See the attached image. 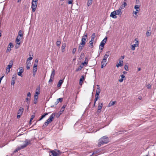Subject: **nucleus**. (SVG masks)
<instances>
[{"label": "nucleus", "instance_id": "obj_37", "mask_svg": "<svg viewBox=\"0 0 156 156\" xmlns=\"http://www.w3.org/2000/svg\"><path fill=\"white\" fill-rule=\"evenodd\" d=\"M13 60H11L9 62V65L10 66H11L12 67V66L13 64Z\"/></svg>", "mask_w": 156, "mask_h": 156}, {"label": "nucleus", "instance_id": "obj_35", "mask_svg": "<svg viewBox=\"0 0 156 156\" xmlns=\"http://www.w3.org/2000/svg\"><path fill=\"white\" fill-rule=\"evenodd\" d=\"M82 68H83V67H82L81 66H80L78 68V69H76V72H77L79 70H80L82 69Z\"/></svg>", "mask_w": 156, "mask_h": 156}, {"label": "nucleus", "instance_id": "obj_52", "mask_svg": "<svg viewBox=\"0 0 156 156\" xmlns=\"http://www.w3.org/2000/svg\"><path fill=\"white\" fill-rule=\"evenodd\" d=\"M69 1L68 2V4H72L73 1V0H68Z\"/></svg>", "mask_w": 156, "mask_h": 156}, {"label": "nucleus", "instance_id": "obj_33", "mask_svg": "<svg viewBox=\"0 0 156 156\" xmlns=\"http://www.w3.org/2000/svg\"><path fill=\"white\" fill-rule=\"evenodd\" d=\"M84 78V77L83 76H81V78L80 79V84L82 83H83V80Z\"/></svg>", "mask_w": 156, "mask_h": 156}, {"label": "nucleus", "instance_id": "obj_51", "mask_svg": "<svg viewBox=\"0 0 156 156\" xmlns=\"http://www.w3.org/2000/svg\"><path fill=\"white\" fill-rule=\"evenodd\" d=\"M76 48H74L73 49L72 51V53L73 55L74 54L75 52H76Z\"/></svg>", "mask_w": 156, "mask_h": 156}, {"label": "nucleus", "instance_id": "obj_7", "mask_svg": "<svg viewBox=\"0 0 156 156\" xmlns=\"http://www.w3.org/2000/svg\"><path fill=\"white\" fill-rule=\"evenodd\" d=\"M121 9L119 8L118 10L114 11L115 13H116V15H118L119 16H121L122 13Z\"/></svg>", "mask_w": 156, "mask_h": 156}, {"label": "nucleus", "instance_id": "obj_28", "mask_svg": "<svg viewBox=\"0 0 156 156\" xmlns=\"http://www.w3.org/2000/svg\"><path fill=\"white\" fill-rule=\"evenodd\" d=\"M116 101H111L108 104V107H110L113 105L115 103H116Z\"/></svg>", "mask_w": 156, "mask_h": 156}, {"label": "nucleus", "instance_id": "obj_27", "mask_svg": "<svg viewBox=\"0 0 156 156\" xmlns=\"http://www.w3.org/2000/svg\"><path fill=\"white\" fill-rule=\"evenodd\" d=\"M18 35L19 36H20V37L22 38L23 37V32L21 30H20L18 32Z\"/></svg>", "mask_w": 156, "mask_h": 156}, {"label": "nucleus", "instance_id": "obj_5", "mask_svg": "<svg viewBox=\"0 0 156 156\" xmlns=\"http://www.w3.org/2000/svg\"><path fill=\"white\" fill-rule=\"evenodd\" d=\"M31 8L32 9V11L33 12H35L37 8V3L32 2Z\"/></svg>", "mask_w": 156, "mask_h": 156}, {"label": "nucleus", "instance_id": "obj_18", "mask_svg": "<svg viewBox=\"0 0 156 156\" xmlns=\"http://www.w3.org/2000/svg\"><path fill=\"white\" fill-rule=\"evenodd\" d=\"M84 45H81V44L79 46L78 51L79 53H80L82 51L84 47Z\"/></svg>", "mask_w": 156, "mask_h": 156}, {"label": "nucleus", "instance_id": "obj_34", "mask_svg": "<svg viewBox=\"0 0 156 156\" xmlns=\"http://www.w3.org/2000/svg\"><path fill=\"white\" fill-rule=\"evenodd\" d=\"M92 4V1H91V0H88V2H87V6H90Z\"/></svg>", "mask_w": 156, "mask_h": 156}, {"label": "nucleus", "instance_id": "obj_1", "mask_svg": "<svg viewBox=\"0 0 156 156\" xmlns=\"http://www.w3.org/2000/svg\"><path fill=\"white\" fill-rule=\"evenodd\" d=\"M109 142L108 137L106 136H104L98 140V146L99 147L104 144H107Z\"/></svg>", "mask_w": 156, "mask_h": 156}, {"label": "nucleus", "instance_id": "obj_10", "mask_svg": "<svg viewBox=\"0 0 156 156\" xmlns=\"http://www.w3.org/2000/svg\"><path fill=\"white\" fill-rule=\"evenodd\" d=\"M116 15V13L114 11L111 13L110 16L113 18L116 19L117 18V16Z\"/></svg>", "mask_w": 156, "mask_h": 156}, {"label": "nucleus", "instance_id": "obj_15", "mask_svg": "<svg viewBox=\"0 0 156 156\" xmlns=\"http://www.w3.org/2000/svg\"><path fill=\"white\" fill-rule=\"evenodd\" d=\"M140 11V10H136L135 11H133V14H134V15H135V16L133 15L134 17L135 18H136L138 16L137 14Z\"/></svg>", "mask_w": 156, "mask_h": 156}, {"label": "nucleus", "instance_id": "obj_16", "mask_svg": "<svg viewBox=\"0 0 156 156\" xmlns=\"http://www.w3.org/2000/svg\"><path fill=\"white\" fill-rule=\"evenodd\" d=\"M132 48L131 49L132 50H134L135 49V48L136 47H138L139 46V44H135L132 45Z\"/></svg>", "mask_w": 156, "mask_h": 156}, {"label": "nucleus", "instance_id": "obj_23", "mask_svg": "<svg viewBox=\"0 0 156 156\" xmlns=\"http://www.w3.org/2000/svg\"><path fill=\"white\" fill-rule=\"evenodd\" d=\"M63 83V80H59V82H58L57 84V86L58 87H60L61 86L62 84Z\"/></svg>", "mask_w": 156, "mask_h": 156}, {"label": "nucleus", "instance_id": "obj_31", "mask_svg": "<svg viewBox=\"0 0 156 156\" xmlns=\"http://www.w3.org/2000/svg\"><path fill=\"white\" fill-rule=\"evenodd\" d=\"M97 86L98 87L97 89L96 92L100 93L101 92V89L99 87V85H97Z\"/></svg>", "mask_w": 156, "mask_h": 156}, {"label": "nucleus", "instance_id": "obj_57", "mask_svg": "<svg viewBox=\"0 0 156 156\" xmlns=\"http://www.w3.org/2000/svg\"><path fill=\"white\" fill-rule=\"evenodd\" d=\"M110 51H108L106 52L105 55H107V56L108 57L110 55Z\"/></svg>", "mask_w": 156, "mask_h": 156}, {"label": "nucleus", "instance_id": "obj_44", "mask_svg": "<svg viewBox=\"0 0 156 156\" xmlns=\"http://www.w3.org/2000/svg\"><path fill=\"white\" fill-rule=\"evenodd\" d=\"M11 47H9V46H8L7 48V50L6 51V52H8L10 51H11Z\"/></svg>", "mask_w": 156, "mask_h": 156}, {"label": "nucleus", "instance_id": "obj_43", "mask_svg": "<svg viewBox=\"0 0 156 156\" xmlns=\"http://www.w3.org/2000/svg\"><path fill=\"white\" fill-rule=\"evenodd\" d=\"M104 46V45H103L100 44L99 46V49L101 50H102L103 49Z\"/></svg>", "mask_w": 156, "mask_h": 156}, {"label": "nucleus", "instance_id": "obj_38", "mask_svg": "<svg viewBox=\"0 0 156 156\" xmlns=\"http://www.w3.org/2000/svg\"><path fill=\"white\" fill-rule=\"evenodd\" d=\"M61 42L60 41H57L56 42V44L58 46H60Z\"/></svg>", "mask_w": 156, "mask_h": 156}, {"label": "nucleus", "instance_id": "obj_49", "mask_svg": "<svg viewBox=\"0 0 156 156\" xmlns=\"http://www.w3.org/2000/svg\"><path fill=\"white\" fill-rule=\"evenodd\" d=\"M37 70V67H34L33 68V72H36Z\"/></svg>", "mask_w": 156, "mask_h": 156}, {"label": "nucleus", "instance_id": "obj_53", "mask_svg": "<svg viewBox=\"0 0 156 156\" xmlns=\"http://www.w3.org/2000/svg\"><path fill=\"white\" fill-rule=\"evenodd\" d=\"M108 57L107 56V55H105L104 56V58H103V59H104L107 60V59Z\"/></svg>", "mask_w": 156, "mask_h": 156}, {"label": "nucleus", "instance_id": "obj_55", "mask_svg": "<svg viewBox=\"0 0 156 156\" xmlns=\"http://www.w3.org/2000/svg\"><path fill=\"white\" fill-rule=\"evenodd\" d=\"M30 98H26V101L27 102V103H29V102H30Z\"/></svg>", "mask_w": 156, "mask_h": 156}, {"label": "nucleus", "instance_id": "obj_3", "mask_svg": "<svg viewBox=\"0 0 156 156\" xmlns=\"http://www.w3.org/2000/svg\"><path fill=\"white\" fill-rule=\"evenodd\" d=\"M87 37V34L85 33L84 35L82 37V38L81 39V42L80 44L81 45H84L85 44V41Z\"/></svg>", "mask_w": 156, "mask_h": 156}, {"label": "nucleus", "instance_id": "obj_29", "mask_svg": "<svg viewBox=\"0 0 156 156\" xmlns=\"http://www.w3.org/2000/svg\"><path fill=\"white\" fill-rule=\"evenodd\" d=\"M140 6L139 5H135L134 7V8L136 9V10H140Z\"/></svg>", "mask_w": 156, "mask_h": 156}, {"label": "nucleus", "instance_id": "obj_56", "mask_svg": "<svg viewBox=\"0 0 156 156\" xmlns=\"http://www.w3.org/2000/svg\"><path fill=\"white\" fill-rule=\"evenodd\" d=\"M38 0H32V2L37 3V1Z\"/></svg>", "mask_w": 156, "mask_h": 156}, {"label": "nucleus", "instance_id": "obj_58", "mask_svg": "<svg viewBox=\"0 0 156 156\" xmlns=\"http://www.w3.org/2000/svg\"><path fill=\"white\" fill-rule=\"evenodd\" d=\"M27 97H28L30 98H31V94L30 92H28L27 94Z\"/></svg>", "mask_w": 156, "mask_h": 156}, {"label": "nucleus", "instance_id": "obj_14", "mask_svg": "<svg viewBox=\"0 0 156 156\" xmlns=\"http://www.w3.org/2000/svg\"><path fill=\"white\" fill-rule=\"evenodd\" d=\"M38 98V96L37 95L35 94L34 96V103L36 104L37 103V99Z\"/></svg>", "mask_w": 156, "mask_h": 156}, {"label": "nucleus", "instance_id": "obj_39", "mask_svg": "<svg viewBox=\"0 0 156 156\" xmlns=\"http://www.w3.org/2000/svg\"><path fill=\"white\" fill-rule=\"evenodd\" d=\"M66 105H63L61 108V110L62 112H63L64 111L65 108L66 107Z\"/></svg>", "mask_w": 156, "mask_h": 156}, {"label": "nucleus", "instance_id": "obj_25", "mask_svg": "<svg viewBox=\"0 0 156 156\" xmlns=\"http://www.w3.org/2000/svg\"><path fill=\"white\" fill-rule=\"evenodd\" d=\"M12 67L10 65H8L6 67V72H7V73H9V72L10 71V69Z\"/></svg>", "mask_w": 156, "mask_h": 156}, {"label": "nucleus", "instance_id": "obj_32", "mask_svg": "<svg viewBox=\"0 0 156 156\" xmlns=\"http://www.w3.org/2000/svg\"><path fill=\"white\" fill-rule=\"evenodd\" d=\"M49 124H48L46 122H45L44 124H43V125L42 127L43 128H45V127H46Z\"/></svg>", "mask_w": 156, "mask_h": 156}, {"label": "nucleus", "instance_id": "obj_47", "mask_svg": "<svg viewBox=\"0 0 156 156\" xmlns=\"http://www.w3.org/2000/svg\"><path fill=\"white\" fill-rule=\"evenodd\" d=\"M84 53H82L80 55V58H79V59L80 60H81V59H82L83 58V57H82V56H84Z\"/></svg>", "mask_w": 156, "mask_h": 156}, {"label": "nucleus", "instance_id": "obj_24", "mask_svg": "<svg viewBox=\"0 0 156 156\" xmlns=\"http://www.w3.org/2000/svg\"><path fill=\"white\" fill-rule=\"evenodd\" d=\"M48 113H45L43 115H42L41 118H40V119L38 120V121H41V120H42V119L44 118L45 116L47 115H48Z\"/></svg>", "mask_w": 156, "mask_h": 156}, {"label": "nucleus", "instance_id": "obj_21", "mask_svg": "<svg viewBox=\"0 0 156 156\" xmlns=\"http://www.w3.org/2000/svg\"><path fill=\"white\" fill-rule=\"evenodd\" d=\"M107 37H106L104 38V39L101 42L100 44L103 45H104L107 41Z\"/></svg>", "mask_w": 156, "mask_h": 156}, {"label": "nucleus", "instance_id": "obj_54", "mask_svg": "<svg viewBox=\"0 0 156 156\" xmlns=\"http://www.w3.org/2000/svg\"><path fill=\"white\" fill-rule=\"evenodd\" d=\"M8 46H9V47H11V48L13 47V44L12 43H10L9 45Z\"/></svg>", "mask_w": 156, "mask_h": 156}, {"label": "nucleus", "instance_id": "obj_63", "mask_svg": "<svg viewBox=\"0 0 156 156\" xmlns=\"http://www.w3.org/2000/svg\"><path fill=\"white\" fill-rule=\"evenodd\" d=\"M35 116L34 115H31L30 119L31 120H32L34 118Z\"/></svg>", "mask_w": 156, "mask_h": 156}, {"label": "nucleus", "instance_id": "obj_20", "mask_svg": "<svg viewBox=\"0 0 156 156\" xmlns=\"http://www.w3.org/2000/svg\"><path fill=\"white\" fill-rule=\"evenodd\" d=\"M124 1L126 2V0H124ZM127 5V4L126 2H124L123 4L121 6L120 8L121 9H123L125 7V6Z\"/></svg>", "mask_w": 156, "mask_h": 156}, {"label": "nucleus", "instance_id": "obj_8", "mask_svg": "<svg viewBox=\"0 0 156 156\" xmlns=\"http://www.w3.org/2000/svg\"><path fill=\"white\" fill-rule=\"evenodd\" d=\"M103 106L102 103H99L98 104V112L100 113L101 112V109Z\"/></svg>", "mask_w": 156, "mask_h": 156}, {"label": "nucleus", "instance_id": "obj_12", "mask_svg": "<svg viewBox=\"0 0 156 156\" xmlns=\"http://www.w3.org/2000/svg\"><path fill=\"white\" fill-rule=\"evenodd\" d=\"M119 63H118L116 65V66L119 67V66H123V61L122 60H121L120 59H119Z\"/></svg>", "mask_w": 156, "mask_h": 156}, {"label": "nucleus", "instance_id": "obj_41", "mask_svg": "<svg viewBox=\"0 0 156 156\" xmlns=\"http://www.w3.org/2000/svg\"><path fill=\"white\" fill-rule=\"evenodd\" d=\"M99 150H98V151H94L93 153L92 154V155H93L94 154H98L99 153Z\"/></svg>", "mask_w": 156, "mask_h": 156}, {"label": "nucleus", "instance_id": "obj_30", "mask_svg": "<svg viewBox=\"0 0 156 156\" xmlns=\"http://www.w3.org/2000/svg\"><path fill=\"white\" fill-rule=\"evenodd\" d=\"M95 34L94 33H93L92 34V35L91 36V41H94V39L95 38Z\"/></svg>", "mask_w": 156, "mask_h": 156}, {"label": "nucleus", "instance_id": "obj_4", "mask_svg": "<svg viewBox=\"0 0 156 156\" xmlns=\"http://www.w3.org/2000/svg\"><path fill=\"white\" fill-rule=\"evenodd\" d=\"M56 113H53L50 116L49 118L46 121L48 124L51 122L53 120V119L54 117L55 116V115Z\"/></svg>", "mask_w": 156, "mask_h": 156}, {"label": "nucleus", "instance_id": "obj_26", "mask_svg": "<svg viewBox=\"0 0 156 156\" xmlns=\"http://www.w3.org/2000/svg\"><path fill=\"white\" fill-rule=\"evenodd\" d=\"M88 60L87 58H86L84 61L83 63V65H87L88 63Z\"/></svg>", "mask_w": 156, "mask_h": 156}, {"label": "nucleus", "instance_id": "obj_9", "mask_svg": "<svg viewBox=\"0 0 156 156\" xmlns=\"http://www.w3.org/2000/svg\"><path fill=\"white\" fill-rule=\"evenodd\" d=\"M20 71L18 73V75L21 77H22L23 75L22 73L24 71L23 69V67L20 68Z\"/></svg>", "mask_w": 156, "mask_h": 156}, {"label": "nucleus", "instance_id": "obj_48", "mask_svg": "<svg viewBox=\"0 0 156 156\" xmlns=\"http://www.w3.org/2000/svg\"><path fill=\"white\" fill-rule=\"evenodd\" d=\"M26 64H27V65H29V66H30L31 63H30V61H27Z\"/></svg>", "mask_w": 156, "mask_h": 156}, {"label": "nucleus", "instance_id": "obj_17", "mask_svg": "<svg viewBox=\"0 0 156 156\" xmlns=\"http://www.w3.org/2000/svg\"><path fill=\"white\" fill-rule=\"evenodd\" d=\"M50 152L53 156H58V154L54 151H52Z\"/></svg>", "mask_w": 156, "mask_h": 156}, {"label": "nucleus", "instance_id": "obj_45", "mask_svg": "<svg viewBox=\"0 0 156 156\" xmlns=\"http://www.w3.org/2000/svg\"><path fill=\"white\" fill-rule=\"evenodd\" d=\"M93 41H91V40H90L89 41V44H90V46L91 48H92L93 47Z\"/></svg>", "mask_w": 156, "mask_h": 156}, {"label": "nucleus", "instance_id": "obj_64", "mask_svg": "<svg viewBox=\"0 0 156 156\" xmlns=\"http://www.w3.org/2000/svg\"><path fill=\"white\" fill-rule=\"evenodd\" d=\"M37 64L35 63L33 67H37Z\"/></svg>", "mask_w": 156, "mask_h": 156}, {"label": "nucleus", "instance_id": "obj_13", "mask_svg": "<svg viewBox=\"0 0 156 156\" xmlns=\"http://www.w3.org/2000/svg\"><path fill=\"white\" fill-rule=\"evenodd\" d=\"M22 38L20 37L19 36H17L16 40V42L17 44H20V42L19 41Z\"/></svg>", "mask_w": 156, "mask_h": 156}, {"label": "nucleus", "instance_id": "obj_22", "mask_svg": "<svg viewBox=\"0 0 156 156\" xmlns=\"http://www.w3.org/2000/svg\"><path fill=\"white\" fill-rule=\"evenodd\" d=\"M66 46V43L63 44L61 47L62 51L63 52L65 51V48Z\"/></svg>", "mask_w": 156, "mask_h": 156}, {"label": "nucleus", "instance_id": "obj_36", "mask_svg": "<svg viewBox=\"0 0 156 156\" xmlns=\"http://www.w3.org/2000/svg\"><path fill=\"white\" fill-rule=\"evenodd\" d=\"M106 60H106L103 59L101 61V64H105V65H106Z\"/></svg>", "mask_w": 156, "mask_h": 156}, {"label": "nucleus", "instance_id": "obj_40", "mask_svg": "<svg viewBox=\"0 0 156 156\" xmlns=\"http://www.w3.org/2000/svg\"><path fill=\"white\" fill-rule=\"evenodd\" d=\"M151 32H150L149 31H147V32L146 33V36L148 37L151 35Z\"/></svg>", "mask_w": 156, "mask_h": 156}, {"label": "nucleus", "instance_id": "obj_50", "mask_svg": "<svg viewBox=\"0 0 156 156\" xmlns=\"http://www.w3.org/2000/svg\"><path fill=\"white\" fill-rule=\"evenodd\" d=\"M99 97V96H95V98L94 99V101L96 102L97 100H98Z\"/></svg>", "mask_w": 156, "mask_h": 156}, {"label": "nucleus", "instance_id": "obj_19", "mask_svg": "<svg viewBox=\"0 0 156 156\" xmlns=\"http://www.w3.org/2000/svg\"><path fill=\"white\" fill-rule=\"evenodd\" d=\"M55 74V71L54 69H53L52 70V72L51 73L50 76V77H51V78H52V79H53V77Z\"/></svg>", "mask_w": 156, "mask_h": 156}, {"label": "nucleus", "instance_id": "obj_42", "mask_svg": "<svg viewBox=\"0 0 156 156\" xmlns=\"http://www.w3.org/2000/svg\"><path fill=\"white\" fill-rule=\"evenodd\" d=\"M63 100V98H60L58 99H57V101H58V103L59 102H62Z\"/></svg>", "mask_w": 156, "mask_h": 156}, {"label": "nucleus", "instance_id": "obj_62", "mask_svg": "<svg viewBox=\"0 0 156 156\" xmlns=\"http://www.w3.org/2000/svg\"><path fill=\"white\" fill-rule=\"evenodd\" d=\"M120 76L122 77V79L125 78V76L123 74L121 75ZM125 79H126V78L124 79V80H125Z\"/></svg>", "mask_w": 156, "mask_h": 156}, {"label": "nucleus", "instance_id": "obj_11", "mask_svg": "<svg viewBox=\"0 0 156 156\" xmlns=\"http://www.w3.org/2000/svg\"><path fill=\"white\" fill-rule=\"evenodd\" d=\"M23 110L24 109L23 108L20 107L19 110H18L17 114H20V115H22L23 114Z\"/></svg>", "mask_w": 156, "mask_h": 156}, {"label": "nucleus", "instance_id": "obj_6", "mask_svg": "<svg viewBox=\"0 0 156 156\" xmlns=\"http://www.w3.org/2000/svg\"><path fill=\"white\" fill-rule=\"evenodd\" d=\"M16 74H14L12 76V82L11 83V84L12 85H13L14 84L16 81Z\"/></svg>", "mask_w": 156, "mask_h": 156}, {"label": "nucleus", "instance_id": "obj_60", "mask_svg": "<svg viewBox=\"0 0 156 156\" xmlns=\"http://www.w3.org/2000/svg\"><path fill=\"white\" fill-rule=\"evenodd\" d=\"M33 58L32 57H30L28 58L27 60V61H30V60H31L33 59Z\"/></svg>", "mask_w": 156, "mask_h": 156}, {"label": "nucleus", "instance_id": "obj_61", "mask_svg": "<svg viewBox=\"0 0 156 156\" xmlns=\"http://www.w3.org/2000/svg\"><path fill=\"white\" fill-rule=\"evenodd\" d=\"M147 87L148 89H150L151 88V86L150 84H148L147 85Z\"/></svg>", "mask_w": 156, "mask_h": 156}, {"label": "nucleus", "instance_id": "obj_59", "mask_svg": "<svg viewBox=\"0 0 156 156\" xmlns=\"http://www.w3.org/2000/svg\"><path fill=\"white\" fill-rule=\"evenodd\" d=\"M135 41H136V44H139L138 40L137 38H135Z\"/></svg>", "mask_w": 156, "mask_h": 156}, {"label": "nucleus", "instance_id": "obj_2", "mask_svg": "<svg viewBox=\"0 0 156 156\" xmlns=\"http://www.w3.org/2000/svg\"><path fill=\"white\" fill-rule=\"evenodd\" d=\"M31 143V141L26 139L24 142L23 144L20 147H18L14 151V153H16L18 151L22 149L25 147L27 146Z\"/></svg>", "mask_w": 156, "mask_h": 156}, {"label": "nucleus", "instance_id": "obj_46", "mask_svg": "<svg viewBox=\"0 0 156 156\" xmlns=\"http://www.w3.org/2000/svg\"><path fill=\"white\" fill-rule=\"evenodd\" d=\"M124 69L126 71L128 70V66L127 65H125L124 66Z\"/></svg>", "mask_w": 156, "mask_h": 156}]
</instances>
